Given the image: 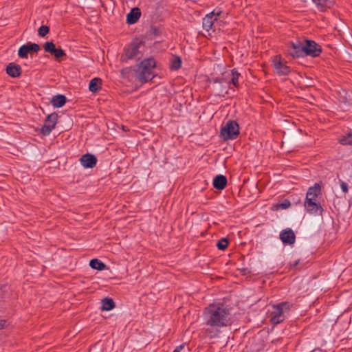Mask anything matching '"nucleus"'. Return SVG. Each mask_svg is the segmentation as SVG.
Segmentation results:
<instances>
[{
  "label": "nucleus",
  "instance_id": "f257e3e1",
  "mask_svg": "<svg viewBox=\"0 0 352 352\" xmlns=\"http://www.w3.org/2000/svg\"><path fill=\"white\" fill-rule=\"evenodd\" d=\"M203 316L206 324L216 329L232 323L230 309L221 303L210 304L205 308Z\"/></svg>",
  "mask_w": 352,
  "mask_h": 352
},
{
  "label": "nucleus",
  "instance_id": "f03ea898",
  "mask_svg": "<svg viewBox=\"0 0 352 352\" xmlns=\"http://www.w3.org/2000/svg\"><path fill=\"white\" fill-rule=\"evenodd\" d=\"M153 58H146L141 62L139 67L135 72V77L140 82L144 83L154 77L153 69L155 67Z\"/></svg>",
  "mask_w": 352,
  "mask_h": 352
},
{
  "label": "nucleus",
  "instance_id": "7ed1b4c3",
  "mask_svg": "<svg viewBox=\"0 0 352 352\" xmlns=\"http://www.w3.org/2000/svg\"><path fill=\"white\" fill-rule=\"evenodd\" d=\"M292 305L291 302L287 301L274 305L272 307V309L270 311V322L273 324H278L284 321L285 314L289 313Z\"/></svg>",
  "mask_w": 352,
  "mask_h": 352
},
{
  "label": "nucleus",
  "instance_id": "20e7f679",
  "mask_svg": "<svg viewBox=\"0 0 352 352\" xmlns=\"http://www.w3.org/2000/svg\"><path fill=\"white\" fill-rule=\"evenodd\" d=\"M239 135V126L236 121L229 120L222 126L221 136L223 140H234Z\"/></svg>",
  "mask_w": 352,
  "mask_h": 352
},
{
  "label": "nucleus",
  "instance_id": "39448f33",
  "mask_svg": "<svg viewBox=\"0 0 352 352\" xmlns=\"http://www.w3.org/2000/svg\"><path fill=\"white\" fill-rule=\"evenodd\" d=\"M142 45V42H132L126 49L124 54L122 56V60H127L138 57L140 54V48Z\"/></svg>",
  "mask_w": 352,
  "mask_h": 352
},
{
  "label": "nucleus",
  "instance_id": "423d86ee",
  "mask_svg": "<svg viewBox=\"0 0 352 352\" xmlns=\"http://www.w3.org/2000/svg\"><path fill=\"white\" fill-rule=\"evenodd\" d=\"M305 56H318L322 52L320 45L311 40H305Z\"/></svg>",
  "mask_w": 352,
  "mask_h": 352
},
{
  "label": "nucleus",
  "instance_id": "0eeeda50",
  "mask_svg": "<svg viewBox=\"0 0 352 352\" xmlns=\"http://www.w3.org/2000/svg\"><path fill=\"white\" fill-rule=\"evenodd\" d=\"M288 54L293 58H299L305 56V43L303 41H297L292 43L288 48Z\"/></svg>",
  "mask_w": 352,
  "mask_h": 352
},
{
  "label": "nucleus",
  "instance_id": "6e6552de",
  "mask_svg": "<svg viewBox=\"0 0 352 352\" xmlns=\"http://www.w3.org/2000/svg\"><path fill=\"white\" fill-rule=\"evenodd\" d=\"M58 119V115L56 113H52L48 115L45 120V123L41 128V133L44 135H48L54 129Z\"/></svg>",
  "mask_w": 352,
  "mask_h": 352
},
{
  "label": "nucleus",
  "instance_id": "1a4fd4ad",
  "mask_svg": "<svg viewBox=\"0 0 352 352\" xmlns=\"http://www.w3.org/2000/svg\"><path fill=\"white\" fill-rule=\"evenodd\" d=\"M272 61L274 70L278 75H287L290 73L289 67L281 60L280 56H274Z\"/></svg>",
  "mask_w": 352,
  "mask_h": 352
},
{
  "label": "nucleus",
  "instance_id": "9d476101",
  "mask_svg": "<svg viewBox=\"0 0 352 352\" xmlns=\"http://www.w3.org/2000/svg\"><path fill=\"white\" fill-rule=\"evenodd\" d=\"M304 206L306 211L311 214H321L323 211L317 200H305Z\"/></svg>",
  "mask_w": 352,
  "mask_h": 352
},
{
  "label": "nucleus",
  "instance_id": "9b49d317",
  "mask_svg": "<svg viewBox=\"0 0 352 352\" xmlns=\"http://www.w3.org/2000/svg\"><path fill=\"white\" fill-rule=\"evenodd\" d=\"M220 11L213 10L212 12L206 14L203 19V28L206 31L212 29L214 22L217 20V17L220 15Z\"/></svg>",
  "mask_w": 352,
  "mask_h": 352
},
{
  "label": "nucleus",
  "instance_id": "f8f14e48",
  "mask_svg": "<svg viewBox=\"0 0 352 352\" xmlns=\"http://www.w3.org/2000/svg\"><path fill=\"white\" fill-rule=\"evenodd\" d=\"M241 74L239 73L236 69H232L230 74H228L230 80L228 81H226L228 85L225 87L224 90H222L219 92V94H222L223 96L224 94H228V88L230 84L233 85L235 87L238 88L239 87V76Z\"/></svg>",
  "mask_w": 352,
  "mask_h": 352
},
{
  "label": "nucleus",
  "instance_id": "ddd939ff",
  "mask_svg": "<svg viewBox=\"0 0 352 352\" xmlns=\"http://www.w3.org/2000/svg\"><path fill=\"white\" fill-rule=\"evenodd\" d=\"M280 239L284 244L292 245L295 243L296 236L291 228H287L280 232Z\"/></svg>",
  "mask_w": 352,
  "mask_h": 352
},
{
  "label": "nucleus",
  "instance_id": "4468645a",
  "mask_svg": "<svg viewBox=\"0 0 352 352\" xmlns=\"http://www.w3.org/2000/svg\"><path fill=\"white\" fill-rule=\"evenodd\" d=\"M80 161L84 168H93L97 163V158L92 154L87 153L80 157Z\"/></svg>",
  "mask_w": 352,
  "mask_h": 352
},
{
  "label": "nucleus",
  "instance_id": "2eb2a0df",
  "mask_svg": "<svg viewBox=\"0 0 352 352\" xmlns=\"http://www.w3.org/2000/svg\"><path fill=\"white\" fill-rule=\"evenodd\" d=\"M141 16L140 9L138 8H133L131 10L126 16V23L128 24H134L140 19Z\"/></svg>",
  "mask_w": 352,
  "mask_h": 352
},
{
  "label": "nucleus",
  "instance_id": "dca6fc26",
  "mask_svg": "<svg viewBox=\"0 0 352 352\" xmlns=\"http://www.w3.org/2000/svg\"><path fill=\"white\" fill-rule=\"evenodd\" d=\"M320 193V186L319 184H315L314 186L309 188L305 200H316Z\"/></svg>",
  "mask_w": 352,
  "mask_h": 352
},
{
  "label": "nucleus",
  "instance_id": "f3484780",
  "mask_svg": "<svg viewBox=\"0 0 352 352\" xmlns=\"http://www.w3.org/2000/svg\"><path fill=\"white\" fill-rule=\"evenodd\" d=\"M6 72L10 76L16 78L20 76L21 74V68L19 65L11 63L7 66Z\"/></svg>",
  "mask_w": 352,
  "mask_h": 352
},
{
  "label": "nucleus",
  "instance_id": "a211bd4d",
  "mask_svg": "<svg viewBox=\"0 0 352 352\" xmlns=\"http://www.w3.org/2000/svg\"><path fill=\"white\" fill-rule=\"evenodd\" d=\"M227 184V178L223 175L216 176L213 179V186L218 190H223Z\"/></svg>",
  "mask_w": 352,
  "mask_h": 352
},
{
  "label": "nucleus",
  "instance_id": "6ab92c4d",
  "mask_svg": "<svg viewBox=\"0 0 352 352\" xmlns=\"http://www.w3.org/2000/svg\"><path fill=\"white\" fill-rule=\"evenodd\" d=\"M313 1L316 4L318 9L321 12L331 8L333 5V2L330 0H313Z\"/></svg>",
  "mask_w": 352,
  "mask_h": 352
},
{
  "label": "nucleus",
  "instance_id": "aec40b11",
  "mask_svg": "<svg viewBox=\"0 0 352 352\" xmlns=\"http://www.w3.org/2000/svg\"><path fill=\"white\" fill-rule=\"evenodd\" d=\"M51 102L54 107L60 108L63 107L66 102V97L63 95L54 96Z\"/></svg>",
  "mask_w": 352,
  "mask_h": 352
},
{
  "label": "nucleus",
  "instance_id": "412c9836",
  "mask_svg": "<svg viewBox=\"0 0 352 352\" xmlns=\"http://www.w3.org/2000/svg\"><path fill=\"white\" fill-rule=\"evenodd\" d=\"M100 86L101 80L98 78H95L90 81L89 89L91 92H96L100 89Z\"/></svg>",
  "mask_w": 352,
  "mask_h": 352
},
{
  "label": "nucleus",
  "instance_id": "4be33fe9",
  "mask_svg": "<svg viewBox=\"0 0 352 352\" xmlns=\"http://www.w3.org/2000/svg\"><path fill=\"white\" fill-rule=\"evenodd\" d=\"M91 268L97 270H103L106 268V265L97 258L91 259L89 262Z\"/></svg>",
  "mask_w": 352,
  "mask_h": 352
},
{
  "label": "nucleus",
  "instance_id": "5701e85b",
  "mask_svg": "<svg viewBox=\"0 0 352 352\" xmlns=\"http://www.w3.org/2000/svg\"><path fill=\"white\" fill-rule=\"evenodd\" d=\"M115 307V303L111 298H104L102 300V309L104 311H110Z\"/></svg>",
  "mask_w": 352,
  "mask_h": 352
},
{
  "label": "nucleus",
  "instance_id": "b1692460",
  "mask_svg": "<svg viewBox=\"0 0 352 352\" xmlns=\"http://www.w3.org/2000/svg\"><path fill=\"white\" fill-rule=\"evenodd\" d=\"M25 45H26L28 53L37 52L41 49L39 45H38L36 43H32L30 42H28Z\"/></svg>",
  "mask_w": 352,
  "mask_h": 352
},
{
  "label": "nucleus",
  "instance_id": "393cba45",
  "mask_svg": "<svg viewBox=\"0 0 352 352\" xmlns=\"http://www.w3.org/2000/svg\"><path fill=\"white\" fill-rule=\"evenodd\" d=\"M339 142L342 145H352V134L349 133L346 136H343Z\"/></svg>",
  "mask_w": 352,
  "mask_h": 352
},
{
  "label": "nucleus",
  "instance_id": "a878e982",
  "mask_svg": "<svg viewBox=\"0 0 352 352\" xmlns=\"http://www.w3.org/2000/svg\"><path fill=\"white\" fill-rule=\"evenodd\" d=\"M182 65V60L179 57H175L173 58L170 64V69L177 70L180 68Z\"/></svg>",
  "mask_w": 352,
  "mask_h": 352
},
{
  "label": "nucleus",
  "instance_id": "bb28decb",
  "mask_svg": "<svg viewBox=\"0 0 352 352\" xmlns=\"http://www.w3.org/2000/svg\"><path fill=\"white\" fill-rule=\"evenodd\" d=\"M46 52L52 54L56 48L55 44L52 41H47L43 45Z\"/></svg>",
  "mask_w": 352,
  "mask_h": 352
},
{
  "label": "nucleus",
  "instance_id": "cd10ccee",
  "mask_svg": "<svg viewBox=\"0 0 352 352\" xmlns=\"http://www.w3.org/2000/svg\"><path fill=\"white\" fill-rule=\"evenodd\" d=\"M228 245V241L223 238L217 242V246L219 250H224Z\"/></svg>",
  "mask_w": 352,
  "mask_h": 352
},
{
  "label": "nucleus",
  "instance_id": "c85d7f7f",
  "mask_svg": "<svg viewBox=\"0 0 352 352\" xmlns=\"http://www.w3.org/2000/svg\"><path fill=\"white\" fill-rule=\"evenodd\" d=\"M50 28L47 25H42L38 28V34L40 36L44 37L49 33Z\"/></svg>",
  "mask_w": 352,
  "mask_h": 352
},
{
  "label": "nucleus",
  "instance_id": "c756f323",
  "mask_svg": "<svg viewBox=\"0 0 352 352\" xmlns=\"http://www.w3.org/2000/svg\"><path fill=\"white\" fill-rule=\"evenodd\" d=\"M28 54V51L27 50L26 45H22L19 51H18V55L20 58H27Z\"/></svg>",
  "mask_w": 352,
  "mask_h": 352
},
{
  "label": "nucleus",
  "instance_id": "7c9ffc66",
  "mask_svg": "<svg viewBox=\"0 0 352 352\" xmlns=\"http://www.w3.org/2000/svg\"><path fill=\"white\" fill-rule=\"evenodd\" d=\"M52 54H53L56 58H59L65 56V52L60 48H55Z\"/></svg>",
  "mask_w": 352,
  "mask_h": 352
},
{
  "label": "nucleus",
  "instance_id": "2f4dec72",
  "mask_svg": "<svg viewBox=\"0 0 352 352\" xmlns=\"http://www.w3.org/2000/svg\"><path fill=\"white\" fill-rule=\"evenodd\" d=\"M291 206L290 201L287 199H285L280 204V207L282 209H287Z\"/></svg>",
  "mask_w": 352,
  "mask_h": 352
},
{
  "label": "nucleus",
  "instance_id": "473e14b6",
  "mask_svg": "<svg viewBox=\"0 0 352 352\" xmlns=\"http://www.w3.org/2000/svg\"><path fill=\"white\" fill-rule=\"evenodd\" d=\"M186 346V344H182L179 346H177L173 351V352H181L182 350H183Z\"/></svg>",
  "mask_w": 352,
  "mask_h": 352
},
{
  "label": "nucleus",
  "instance_id": "72a5a7b5",
  "mask_svg": "<svg viewBox=\"0 0 352 352\" xmlns=\"http://www.w3.org/2000/svg\"><path fill=\"white\" fill-rule=\"evenodd\" d=\"M340 186L344 192L346 193L348 192V185L346 183L342 182Z\"/></svg>",
  "mask_w": 352,
  "mask_h": 352
},
{
  "label": "nucleus",
  "instance_id": "f704fd0d",
  "mask_svg": "<svg viewBox=\"0 0 352 352\" xmlns=\"http://www.w3.org/2000/svg\"><path fill=\"white\" fill-rule=\"evenodd\" d=\"M6 324V321L4 320H0V329H3Z\"/></svg>",
  "mask_w": 352,
  "mask_h": 352
}]
</instances>
